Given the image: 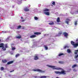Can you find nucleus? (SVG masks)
Masks as SVG:
<instances>
[{
	"label": "nucleus",
	"mask_w": 78,
	"mask_h": 78,
	"mask_svg": "<svg viewBox=\"0 0 78 78\" xmlns=\"http://www.w3.org/2000/svg\"><path fill=\"white\" fill-rule=\"evenodd\" d=\"M73 46H74V47L75 48L77 47V46H78V43L77 42V43H76V44H74V45Z\"/></svg>",
	"instance_id": "10"
},
{
	"label": "nucleus",
	"mask_w": 78,
	"mask_h": 78,
	"mask_svg": "<svg viewBox=\"0 0 78 78\" xmlns=\"http://www.w3.org/2000/svg\"><path fill=\"white\" fill-rule=\"evenodd\" d=\"M16 38L17 39H21L22 38V36L20 35L16 37Z\"/></svg>",
	"instance_id": "12"
},
{
	"label": "nucleus",
	"mask_w": 78,
	"mask_h": 78,
	"mask_svg": "<svg viewBox=\"0 0 78 78\" xmlns=\"http://www.w3.org/2000/svg\"><path fill=\"white\" fill-rule=\"evenodd\" d=\"M0 41H1V40H0Z\"/></svg>",
	"instance_id": "47"
},
{
	"label": "nucleus",
	"mask_w": 78,
	"mask_h": 78,
	"mask_svg": "<svg viewBox=\"0 0 78 78\" xmlns=\"http://www.w3.org/2000/svg\"><path fill=\"white\" fill-rule=\"evenodd\" d=\"M22 29H25V27H23L22 28Z\"/></svg>",
	"instance_id": "44"
},
{
	"label": "nucleus",
	"mask_w": 78,
	"mask_h": 78,
	"mask_svg": "<svg viewBox=\"0 0 78 78\" xmlns=\"http://www.w3.org/2000/svg\"><path fill=\"white\" fill-rule=\"evenodd\" d=\"M59 34L61 35V34H62V32H60L59 33Z\"/></svg>",
	"instance_id": "40"
},
{
	"label": "nucleus",
	"mask_w": 78,
	"mask_h": 78,
	"mask_svg": "<svg viewBox=\"0 0 78 78\" xmlns=\"http://www.w3.org/2000/svg\"><path fill=\"white\" fill-rule=\"evenodd\" d=\"M58 62L59 63V64H64V62L62 61H59Z\"/></svg>",
	"instance_id": "26"
},
{
	"label": "nucleus",
	"mask_w": 78,
	"mask_h": 78,
	"mask_svg": "<svg viewBox=\"0 0 78 78\" xmlns=\"http://www.w3.org/2000/svg\"><path fill=\"white\" fill-rule=\"evenodd\" d=\"M69 21H70V20H69Z\"/></svg>",
	"instance_id": "46"
},
{
	"label": "nucleus",
	"mask_w": 78,
	"mask_h": 78,
	"mask_svg": "<svg viewBox=\"0 0 78 78\" xmlns=\"http://www.w3.org/2000/svg\"><path fill=\"white\" fill-rule=\"evenodd\" d=\"M44 11L45 12H47V11H49V9H44Z\"/></svg>",
	"instance_id": "22"
},
{
	"label": "nucleus",
	"mask_w": 78,
	"mask_h": 78,
	"mask_svg": "<svg viewBox=\"0 0 78 78\" xmlns=\"http://www.w3.org/2000/svg\"><path fill=\"white\" fill-rule=\"evenodd\" d=\"M63 34L64 35V36H65V37H67L68 36V34L65 32H63Z\"/></svg>",
	"instance_id": "5"
},
{
	"label": "nucleus",
	"mask_w": 78,
	"mask_h": 78,
	"mask_svg": "<svg viewBox=\"0 0 78 78\" xmlns=\"http://www.w3.org/2000/svg\"><path fill=\"white\" fill-rule=\"evenodd\" d=\"M13 61H10L9 62H8L7 63V65H9V64H12L13 63Z\"/></svg>",
	"instance_id": "7"
},
{
	"label": "nucleus",
	"mask_w": 78,
	"mask_h": 78,
	"mask_svg": "<svg viewBox=\"0 0 78 78\" xmlns=\"http://www.w3.org/2000/svg\"><path fill=\"white\" fill-rule=\"evenodd\" d=\"M48 67H51V68H53V69L54 70H61V68H55V66H49Z\"/></svg>",
	"instance_id": "2"
},
{
	"label": "nucleus",
	"mask_w": 78,
	"mask_h": 78,
	"mask_svg": "<svg viewBox=\"0 0 78 78\" xmlns=\"http://www.w3.org/2000/svg\"><path fill=\"white\" fill-rule=\"evenodd\" d=\"M36 37V36L35 35H32L30 37V38H34V37Z\"/></svg>",
	"instance_id": "9"
},
{
	"label": "nucleus",
	"mask_w": 78,
	"mask_h": 78,
	"mask_svg": "<svg viewBox=\"0 0 78 78\" xmlns=\"http://www.w3.org/2000/svg\"><path fill=\"white\" fill-rule=\"evenodd\" d=\"M71 44L72 45H73V46L75 44V42H74L73 41H71Z\"/></svg>",
	"instance_id": "16"
},
{
	"label": "nucleus",
	"mask_w": 78,
	"mask_h": 78,
	"mask_svg": "<svg viewBox=\"0 0 78 78\" xmlns=\"http://www.w3.org/2000/svg\"><path fill=\"white\" fill-rule=\"evenodd\" d=\"M7 60H2V62L3 63H5V62H7Z\"/></svg>",
	"instance_id": "15"
},
{
	"label": "nucleus",
	"mask_w": 78,
	"mask_h": 78,
	"mask_svg": "<svg viewBox=\"0 0 78 78\" xmlns=\"http://www.w3.org/2000/svg\"><path fill=\"white\" fill-rule=\"evenodd\" d=\"M78 58V55H76L74 57L75 58Z\"/></svg>",
	"instance_id": "32"
},
{
	"label": "nucleus",
	"mask_w": 78,
	"mask_h": 78,
	"mask_svg": "<svg viewBox=\"0 0 78 78\" xmlns=\"http://www.w3.org/2000/svg\"><path fill=\"white\" fill-rule=\"evenodd\" d=\"M69 47H68L67 45H66L64 47V48H68Z\"/></svg>",
	"instance_id": "31"
},
{
	"label": "nucleus",
	"mask_w": 78,
	"mask_h": 78,
	"mask_svg": "<svg viewBox=\"0 0 78 78\" xmlns=\"http://www.w3.org/2000/svg\"><path fill=\"white\" fill-rule=\"evenodd\" d=\"M57 21L58 23L60 22V18L59 17L57 18Z\"/></svg>",
	"instance_id": "14"
},
{
	"label": "nucleus",
	"mask_w": 78,
	"mask_h": 78,
	"mask_svg": "<svg viewBox=\"0 0 78 78\" xmlns=\"http://www.w3.org/2000/svg\"><path fill=\"white\" fill-rule=\"evenodd\" d=\"M25 11H28L29 10L27 8H25L24 9Z\"/></svg>",
	"instance_id": "21"
},
{
	"label": "nucleus",
	"mask_w": 78,
	"mask_h": 78,
	"mask_svg": "<svg viewBox=\"0 0 78 78\" xmlns=\"http://www.w3.org/2000/svg\"><path fill=\"white\" fill-rule=\"evenodd\" d=\"M67 52H68V53H69V49H68L67 50Z\"/></svg>",
	"instance_id": "43"
},
{
	"label": "nucleus",
	"mask_w": 78,
	"mask_h": 78,
	"mask_svg": "<svg viewBox=\"0 0 78 78\" xmlns=\"http://www.w3.org/2000/svg\"><path fill=\"white\" fill-rule=\"evenodd\" d=\"M3 50H4V51H5V50H6V48H4H4H3Z\"/></svg>",
	"instance_id": "36"
},
{
	"label": "nucleus",
	"mask_w": 78,
	"mask_h": 78,
	"mask_svg": "<svg viewBox=\"0 0 78 78\" xmlns=\"http://www.w3.org/2000/svg\"><path fill=\"white\" fill-rule=\"evenodd\" d=\"M22 26H18L17 29H20V28Z\"/></svg>",
	"instance_id": "28"
},
{
	"label": "nucleus",
	"mask_w": 78,
	"mask_h": 78,
	"mask_svg": "<svg viewBox=\"0 0 78 78\" xmlns=\"http://www.w3.org/2000/svg\"><path fill=\"white\" fill-rule=\"evenodd\" d=\"M76 42H78V39H76Z\"/></svg>",
	"instance_id": "41"
},
{
	"label": "nucleus",
	"mask_w": 78,
	"mask_h": 78,
	"mask_svg": "<svg viewBox=\"0 0 78 78\" xmlns=\"http://www.w3.org/2000/svg\"><path fill=\"white\" fill-rule=\"evenodd\" d=\"M62 55H64V54L63 53H60L58 55V56H62Z\"/></svg>",
	"instance_id": "25"
},
{
	"label": "nucleus",
	"mask_w": 78,
	"mask_h": 78,
	"mask_svg": "<svg viewBox=\"0 0 78 78\" xmlns=\"http://www.w3.org/2000/svg\"><path fill=\"white\" fill-rule=\"evenodd\" d=\"M2 48V49H3L4 48V44L3 43H1L0 44V48Z\"/></svg>",
	"instance_id": "6"
},
{
	"label": "nucleus",
	"mask_w": 78,
	"mask_h": 78,
	"mask_svg": "<svg viewBox=\"0 0 78 78\" xmlns=\"http://www.w3.org/2000/svg\"><path fill=\"white\" fill-rule=\"evenodd\" d=\"M76 67H78V66L76 64H74L72 66V68H75Z\"/></svg>",
	"instance_id": "13"
},
{
	"label": "nucleus",
	"mask_w": 78,
	"mask_h": 78,
	"mask_svg": "<svg viewBox=\"0 0 78 78\" xmlns=\"http://www.w3.org/2000/svg\"><path fill=\"white\" fill-rule=\"evenodd\" d=\"M34 60H37L39 59V57H38V55L37 54L35 55V56L34 57Z\"/></svg>",
	"instance_id": "4"
},
{
	"label": "nucleus",
	"mask_w": 78,
	"mask_h": 78,
	"mask_svg": "<svg viewBox=\"0 0 78 78\" xmlns=\"http://www.w3.org/2000/svg\"><path fill=\"white\" fill-rule=\"evenodd\" d=\"M78 50H75V52H74V54H75V55H77V54L78 53Z\"/></svg>",
	"instance_id": "18"
},
{
	"label": "nucleus",
	"mask_w": 78,
	"mask_h": 78,
	"mask_svg": "<svg viewBox=\"0 0 78 78\" xmlns=\"http://www.w3.org/2000/svg\"><path fill=\"white\" fill-rule=\"evenodd\" d=\"M34 34H36V35H38V34H41V32H35L34 33Z\"/></svg>",
	"instance_id": "8"
},
{
	"label": "nucleus",
	"mask_w": 78,
	"mask_h": 78,
	"mask_svg": "<svg viewBox=\"0 0 78 78\" xmlns=\"http://www.w3.org/2000/svg\"><path fill=\"white\" fill-rule=\"evenodd\" d=\"M13 7V8H14V7Z\"/></svg>",
	"instance_id": "48"
},
{
	"label": "nucleus",
	"mask_w": 78,
	"mask_h": 78,
	"mask_svg": "<svg viewBox=\"0 0 78 78\" xmlns=\"http://www.w3.org/2000/svg\"><path fill=\"white\" fill-rule=\"evenodd\" d=\"M55 73H56V74H59V75H61V74L65 75L66 73L65 71L64 70L61 71V72L59 71H55Z\"/></svg>",
	"instance_id": "1"
},
{
	"label": "nucleus",
	"mask_w": 78,
	"mask_h": 78,
	"mask_svg": "<svg viewBox=\"0 0 78 78\" xmlns=\"http://www.w3.org/2000/svg\"><path fill=\"white\" fill-rule=\"evenodd\" d=\"M44 48H45V50H48V47H47V46L44 45Z\"/></svg>",
	"instance_id": "20"
},
{
	"label": "nucleus",
	"mask_w": 78,
	"mask_h": 78,
	"mask_svg": "<svg viewBox=\"0 0 78 78\" xmlns=\"http://www.w3.org/2000/svg\"><path fill=\"white\" fill-rule=\"evenodd\" d=\"M14 70H12V71H11L10 72V73H11V72H14Z\"/></svg>",
	"instance_id": "39"
},
{
	"label": "nucleus",
	"mask_w": 78,
	"mask_h": 78,
	"mask_svg": "<svg viewBox=\"0 0 78 78\" xmlns=\"http://www.w3.org/2000/svg\"><path fill=\"white\" fill-rule=\"evenodd\" d=\"M44 14H45V15H47V16H49L50 15V13L49 12H44Z\"/></svg>",
	"instance_id": "11"
},
{
	"label": "nucleus",
	"mask_w": 78,
	"mask_h": 78,
	"mask_svg": "<svg viewBox=\"0 0 78 78\" xmlns=\"http://www.w3.org/2000/svg\"><path fill=\"white\" fill-rule=\"evenodd\" d=\"M25 20H22L21 21L22 22H24Z\"/></svg>",
	"instance_id": "38"
},
{
	"label": "nucleus",
	"mask_w": 78,
	"mask_h": 78,
	"mask_svg": "<svg viewBox=\"0 0 78 78\" xmlns=\"http://www.w3.org/2000/svg\"><path fill=\"white\" fill-rule=\"evenodd\" d=\"M34 19L35 20H37V19H38V18L36 16H34Z\"/></svg>",
	"instance_id": "30"
},
{
	"label": "nucleus",
	"mask_w": 78,
	"mask_h": 78,
	"mask_svg": "<svg viewBox=\"0 0 78 78\" xmlns=\"http://www.w3.org/2000/svg\"><path fill=\"white\" fill-rule=\"evenodd\" d=\"M33 71H34V72H36V71H37V72H40L41 73H45V71H42L39 69H33Z\"/></svg>",
	"instance_id": "3"
},
{
	"label": "nucleus",
	"mask_w": 78,
	"mask_h": 78,
	"mask_svg": "<svg viewBox=\"0 0 78 78\" xmlns=\"http://www.w3.org/2000/svg\"><path fill=\"white\" fill-rule=\"evenodd\" d=\"M69 53H72V52H71V51L70 49H69Z\"/></svg>",
	"instance_id": "37"
},
{
	"label": "nucleus",
	"mask_w": 78,
	"mask_h": 78,
	"mask_svg": "<svg viewBox=\"0 0 78 78\" xmlns=\"http://www.w3.org/2000/svg\"><path fill=\"white\" fill-rule=\"evenodd\" d=\"M12 50H16V48H12Z\"/></svg>",
	"instance_id": "35"
},
{
	"label": "nucleus",
	"mask_w": 78,
	"mask_h": 78,
	"mask_svg": "<svg viewBox=\"0 0 78 78\" xmlns=\"http://www.w3.org/2000/svg\"><path fill=\"white\" fill-rule=\"evenodd\" d=\"M41 78H47V76H41Z\"/></svg>",
	"instance_id": "27"
},
{
	"label": "nucleus",
	"mask_w": 78,
	"mask_h": 78,
	"mask_svg": "<svg viewBox=\"0 0 78 78\" xmlns=\"http://www.w3.org/2000/svg\"><path fill=\"white\" fill-rule=\"evenodd\" d=\"M5 48H8V45L7 44H5Z\"/></svg>",
	"instance_id": "33"
},
{
	"label": "nucleus",
	"mask_w": 78,
	"mask_h": 78,
	"mask_svg": "<svg viewBox=\"0 0 78 78\" xmlns=\"http://www.w3.org/2000/svg\"><path fill=\"white\" fill-rule=\"evenodd\" d=\"M66 23L68 24V25L69 24V19H66Z\"/></svg>",
	"instance_id": "19"
},
{
	"label": "nucleus",
	"mask_w": 78,
	"mask_h": 78,
	"mask_svg": "<svg viewBox=\"0 0 78 78\" xmlns=\"http://www.w3.org/2000/svg\"><path fill=\"white\" fill-rule=\"evenodd\" d=\"M19 56H20V54H18L15 55V57L16 58H17V57H18Z\"/></svg>",
	"instance_id": "24"
},
{
	"label": "nucleus",
	"mask_w": 78,
	"mask_h": 78,
	"mask_svg": "<svg viewBox=\"0 0 78 78\" xmlns=\"http://www.w3.org/2000/svg\"><path fill=\"white\" fill-rule=\"evenodd\" d=\"M48 24H49V25H53L54 24V22L52 21V23H48Z\"/></svg>",
	"instance_id": "17"
},
{
	"label": "nucleus",
	"mask_w": 78,
	"mask_h": 78,
	"mask_svg": "<svg viewBox=\"0 0 78 78\" xmlns=\"http://www.w3.org/2000/svg\"><path fill=\"white\" fill-rule=\"evenodd\" d=\"M52 4L53 5H55V2H53L52 3Z\"/></svg>",
	"instance_id": "34"
},
{
	"label": "nucleus",
	"mask_w": 78,
	"mask_h": 78,
	"mask_svg": "<svg viewBox=\"0 0 78 78\" xmlns=\"http://www.w3.org/2000/svg\"><path fill=\"white\" fill-rule=\"evenodd\" d=\"M35 78H37V76H35Z\"/></svg>",
	"instance_id": "45"
},
{
	"label": "nucleus",
	"mask_w": 78,
	"mask_h": 78,
	"mask_svg": "<svg viewBox=\"0 0 78 78\" xmlns=\"http://www.w3.org/2000/svg\"><path fill=\"white\" fill-rule=\"evenodd\" d=\"M21 19H23V17H21Z\"/></svg>",
	"instance_id": "42"
},
{
	"label": "nucleus",
	"mask_w": 78,
	"mask_h": 78,
	"mask_svg": "<svg viewBox=\"0 0 78 78\" xmlns=\"http://www.w3.org/2000/svg\"><path fill=\"white\" fill-rule=\"evenodd\" d=\"M78 22V20H76L75 21L74 24L75 25H77V23Z\"/></svg>",
	"instance_id": "23"
},
{
	"label": "nucleus",
	"mask_w": 78,
	"mask_h": 78,
	"mask_svg": "<svg viewBox=\"0 0 78 78\" xmlns=\"http://www.w3.org/2000/svg\"><path fill=\"white\" fill-rule=\"evenodd\" d=\"M0 70H4V68H3V67H1Z\"/></svg>",
	"instance_id": "29"
}]
</instances>
